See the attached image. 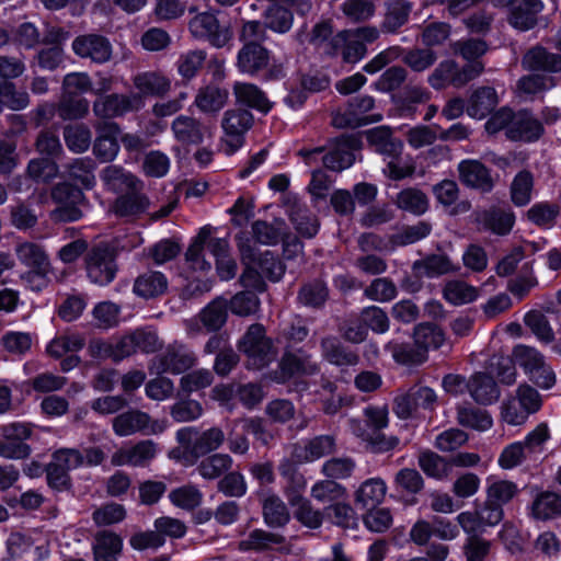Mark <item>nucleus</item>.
<instances>
[{"label":"nucleus","instance_id":"nucleus-1","mask_svg":"<svg viewBox=\"0 0 561 561\" xmlns=\"http://www.w3.org/2000/svg\"><path fill=\"white\" fill-rule=\"evenodd\" d=\"M118 252L107 242L93 245L85 253L84 270L89 280L98 286L111 284L118 272Z\"/></svg>","mask_w":561,"mask_h":561},{"label":"nucleus","instance_id":"nucleus-2","mask_svg":"<svg viewBox=\"0 0 561 561\" xmlns=\"http://www.w3.org/2000/svg\"><path fill=\"white\" fill-rule=\"evenodd\" d=\"M253 122L252 113L244 108H230L224 113L221 144L225 153L232 154L243 146L244 135L252 127Z\"/></svg>","mask_w":561,"mask_h":561},{"label":"nucleus","instance_id":"nucleus-3","mask_svg":"<svg viewBox=\"0 0 561 561\" xmlns=\"http://www.w3.org/2000/svg\"><path fill=\"white\" fill-rule=\"evenodd\" d=\"M176 440L183 447L188 448L194 459H198L217 450L226 440L225 432L213 426L199 432L195 427H184L176 432Z\"/></svg>","mask_w":561,"mask_h":561},{"label":"nucleus","instance_id":"nucleus-4","mask_svg":"<svg viewBox=\"0 0 561 561\" xmlns=\"http://www.w3.org/2000/svg\"><path fill=\"white\" fill-rule=\"evenodd\" d=\"M113 431L117 436H131L136 433L145 435L161 434L165 421L154 420L148 413L134 409L116 415L112 421Z\"/></svg>","mask_w":561,"mask_h":561},{"label":"nucleus","instance_id":"nucleus-5","mask_svg":"<svg viewBox=\"0 0 561 561\" xmlns=\"http://www.w3.org/2000/svg\"><path fill=\"white\" fill-rule=\"evenodd\" d=\"M239 350L247 354L249 363L254 368L268 365L275 357L276 351L272 341L265 336L261 324H252L239 343Z\"/></svg>","mask_w":561,"mask_h":561},{"label":"nucleus","instance_id":"nucleus-6","mask_svg":"<svg viewBox=\"0 0 561 561\" xmlns=\"http://www.w3.org/2000/svg\"><path fill=\"white\" fill-rule=\"evenodd\" d=\"M197 363L195 353L182 343L174 342L152 359V369L157 374L180 375Z\"/></svg>","mask_w":561,"mask_h":561},{"label":"nucleus","instance_id":"nucleus-7","mask_svg":"<svg viewBox=\"0 0 561 561\" xmlns=\"http://www.w3.org/2000/svg\"><path fill=\"white\" fill-rule=\"evenodd\" d=\"M188 30L194 38L206 39L217 48L224 47L232 36L229 26L222 24L213 12H203L193 16L188 23Z\"/></svg>","mask_w":561,"mask_h":561},{"label":"nucleus","instance_id":"nucleus-8","mask_svg":"<svg viewBox=\"0 0 561 561\" xmlns=\"http://www.w3.org/2000/svg\"><path fill=\"white\" fill-rule=\"evenodd\" d=\"M144 106L139 95L112 93L99 96L93 102V114L101 121H111L138 111Z\"/></svg>","mask_w":561,"mask_h":561},{"label":"nucleus","instance_id":"nucleus-9","mask_svg":"<svg viewBox=\"0 0 561 561\" xmlns=\"http://www.w3.org/2000/svg\"><path fill=\"white\" fill-rule=\"evenodd\" d=\"M503 508L486 499L474 511H466L458 514L456 519L463 533H482L486 527L497 525L503 519Z\"/></svg>","mask_w":561,"mask_h":561},{"label":"nucleus","instance_id":"nucleus-10","mask_svg":"<svg viewBox=\"0 0 561 561\" xmlns=\"http://www.w3.org/2000/svg\"><path fill=\"white\" fill-rule=\"evenodd\" d=\"M73 53L90 61L103 65L108 62L113 56V46L110 39L98 33H90L77 36L71 44Z\"/></svg>","mask_w":561,"mask_h":561},{"label":"nucleus","instance_id":"nucleus-11","mask_svg":"<svg viewBox=\"0 0 561 561\" xmlns=\"http://www.w3.org/2000/svg\"><path fill=\"white\" fill-rule=\"evenodd\" d=\"M367 54L366 45H363L351 30L337 32L328 42L324 48V55L331 58L340 57L345 64H357Z\"/></svg>","mask_w":561,"mask_h":561},{"label":"nucleus","instance_id":"nucleus-12","mask_svg":"<svg viewBox=\"0 0 561 561\" xmlns=\"http://www.w3.org/2000/svg\"><path fill=\"white\" fill-rule=\"evenodd\" d=\"M96 138L93 145L94 156L102 162L113 161L119 151L118 136L121 127L113 121H99L93 125Z\"/></svg>","mask_w":561,"mask_h":561},{"label":"nucleus","instance_id":"nucleus-13","mask_svg":"<svg viewBox=\"0 0 561 561\" xmlns=\"http://www.w3.org/2000/svg\"><path fill=\"white\" fill-rule=\"evenodd\" d=\"M319 370L318 364L312 356L299 348L296 352H285L274 373L277 382H285L297 375H313Z\"/></svg>","mask_w":561,"mask_h":561},{"label":"nucleus","instance_id":"nucleus-14","mask_svg":"<svg viewBox=\"0 0 561 561\" xmlns=\"http://www.w3.org/2000/svg\"><path fill=\"white\" fill-rule=\"evenodd\" d=\"M375 107V99L370 95H360L348 101L344 111L332 114V125L336 128H357L366 125L365 115Z\"/></svg>","mask_w":561,"mask_h":561},{"label":"nucleus","instance_id":"nucleus-15","mask_svg":"<svg viewBox=\"0 0 561 561\" xmlns=\"http://www.w3.org/2000/svg\"><path fill=\"white\" fill-rule=\"evenodd\" d=\"M157 453L158 444L151 439H144L133 446L117 449L111 457V463L115 467H145L156 458Z\"/></svg>","mask_w":561,"mask_h":561},{"label":"nucleus","instance_id":"nucleus-16","mask_svg":"<svg viewBox=\"0 0 561 561\" xmlns=\"http://www.w3.org/2000/svg\"><path fill=\"white\" fill-rule=\"evenodd\" d=\"M459 181L467 187L489 193L494 187L491 171L481 161L474 159L462 160L458 164Z\"/></svg>","mask_w":561,"mask_h":561},{"label":"nucleus","instance_id":"nucleus-17","mask_svg":"<svg viewBox=\"0 0 561 561\" xmlns=\"http://www.w3.org/2000/svg\"><path fill=\"white\" fill-rule=\"evenodd\" d=\"M508 23L519 30L528 31L538 23V14L543 10L541 0H507Z\"/></svg>","mask_w":561,"mask_h":561},{"label":"nucleus","instance_id":"nucleus-18","mask_svg":"<svg viewBox=\"0 0 561 561\" xmlns=\"http://www.w3.org/2000/svg\"><path fill=\"white\" fill-rule=\"evenodd\" d=\"M171 130L175 140L183 146H198L206 137H210L209 128L188 115L176 116L171 124Z\"/></svg>","mask_w":561,"mask_h":561},{"label":"nucleus","instance_id":"nucleus-19","mask_svg":"<svg viewBox=\"0 0 561 561\" xmlns=\"http://www.w3.org/2000/svg\"><path fill=\"white\" fill-rule=\"evenodd\" d=\"M474 222L481 230L505 236L512 230L515 224V215L510 208L493 206L489 209L476 211Z\"/></svg>","mask_w":561,"mask_h":561},{"label":"nucleus","instance_id":"nucleus-20","mask_svg":"<svg viewBox=\"0 0 561 561\" xmlns=\"http://www.w3.org/2000/svg\"><path fill=\"white\" fill-rule=\"evenodd\" d=\"M542 123L529 111L515 112L513 124L507 130V138L512 141L534 142L543 135Z\"/></svg>","mask_w":561,"mask_h":561},{"label":"nucleus","instance_id":"nucleus-21","mask_svg":"<svg viewBox=\"0 0 561 561\" xmlns=\"http://www.w3.org/2000/svg\"><path fill=\"white\" fill-rule=\"evenodd\" d=\"M133 84L144 102L146 96L162 98L171 91V80L160 70L138 72L133 77Z\"/></svg>","mask_w":561,"mask_h":561},{"label":"nucleus","instance_id":"nucleus-22","mask_svg":"<svg viewBox=\"0 0 561 561\" xmlns=\"http://www.w3.org/2000/svg\"><path fill=\"white\" fill-rule=\"evenodd\" d=\"M270 65V51L260 43L243 44L237 56L240 72L256 76Z\"/></svg>","mask_w":561,"mask_h":561},{"label":"nucleus","instance_id":"nucleus-23","mask_svg":"<svg viewBox=\"0 0 561 561\" xmlns=\"http://www.w3.org/2000/svg\"><path fill=\"white\" fill-rule=\"evenodd\" d=\"M142 190H129L119 195L111 206V210L122 218L136 219L140 217L150 207V199L142 193Z\"/></svg>","mask_w":561,"mask_h":561},{"label":"nucleus","instance_id":"nucleus-24","mask_svg":"<svg viewBox=\"0 0 561 561\" xmlns=\"http://www.w3.org/2000/svg\"><path fill=\"white\" fill-rule=\"evenodd\" d=\"M355 139L352 137H340L328 152L321 157L323 165L334 172H342L348 169L355 161L353 152Z\"/></svg>","mask_w":561,"mask_h":561},{"label":"nucleus","instance_id":"nucleus-25","mask_svg":"<svg viewBox=\"0 0 561 561\" xmlns=\"http://www.w3.org/2000/svg\"><path fill=\"white\" fill-rule=\"evenodd\" d=\"M522 66L530 71H543L548 73L561 72V54L549 51L537 45L526 51L522 59Z\"/></svg>","mask_w":561,"mask_h":561},{"label":"nucleus","instance_id":"nucleus-26","mask_svg":"<svg viewBox=\"0 0 561 561\" xmlns=\"http://www.w3.org/2000/svg\"><path fill=\"white\" fill-rule=\"evenodd\" d=\"M320 348L322 357L335 366H355L359 363L356 352L350 350L334 335L321 339Z\"/></svg>","mask_w":561,"mask_h":561},{"label":"nucleus","instance_id":"nucleus-27","mask_svg":"<svg viewBox=\"0 0 561 561\" xmlns=\"http://www.w3.org/2000/svg\"><path fill=\"white\" fill-rule=\"evenodd\" d=\"M369 147L386 157H398L402 153L403 144L393 137L388 126H378L365 133Z\"/></svg>","mask_w":561,"mask_h":561},{"label":"nucleus","instance_id":"nucleus-28","mask_svg":"<svg viewBox=\"0 0 561 561\" xmlns=\"http://www.w3.org/2000/svg\"><path fill=\"white\" fill-rule=\"evenodd\" d=\"M100 178L107 190L115 193L144 188V182L140 179L117 164L105 167Z\"/></svg>","mask_w":561,"mask_h":561},{"label":"nucleus","instance_id":"nucleus-29","mask_svg":"<svg viewBox=\"0 0 561 561\" xmlns=\"http://www.w3.org/2000/svg\"><path fill=\"white\" fill-rule=\"evenodd\" d=\"M412 9L413 4L408 0H390L386 2L380 31L385 34L398 33L408 23Z\"/></svg>","mask_w":561,"mask_h":561},{"label":"nucleus","instance_id":"nucleus-30","mask_svg":"<svg viewBox=\"0 0 561 561\" xmlns=\"http://www.w3.org/2000/svg\"><path fill=\"white\" fill-rule=\"evenodd\" d=\"M93 561H118L123 551V539L111 530L98 531L92 542Z\"/></svg>","mask_w":561,"mask_h":561},{"label":"nucleus","instance_id":"nucleus-31","mask_svg":"<svg viewBox=\"0 0 561 561\" xmlns=\"http://www.w3.org/2000/svg\"><path fill=\"white\" fill-rule=\"evenodd\" d=\"M286 213L301 237L310 239L318 233L319 220L305 204L297 201L288 203Z\"/></svg>","mask_w":561,"mask_h":561},{"label":"nucleus","instance_id":"nucleus-32","mask_svg":"<svg viewBox=\"0 0 561 561\" xmlns=\"http://www.w3.org/2000/svg\"><path fill=\"white\" fill-rule=\"evenodd\" d=\"M469 393L471 398L482 405L496 402L500 389L492 376L485 373H476L469 379Z\"/></svg>","mask_w":561,"mask_h":561},{"label":"nucleus","instance_id":"nucleus-33","mask_svg":"<svg viewBox=\"0 0 561 561\" xmlns=\"http://www.w3.org/2000/svg\"><path fill=\"white\" fill-rule=\"evenodd\" d=\"M412 270L417 276L433 278L454 273L458 267L447 254H428L421 260H416Z\"/></svg>","mask_w":561,"mask_h":561},{"label":"nucleus","instance_id":"nucleus-34","mask_svg":"<svg viewBox=\"0 0 561 561\" xmlns=\"http://www.w3.org/2000/svg\"><path fill=\"white\" fill-rule=\"evenodd\" d=\"M228 98L227 89L209 84L197 91L194 104L202 113L216 114L225 107Z\"/></svg>","mask_w":561,"mask_h":561},{"label":"nucleus","instance_id":"nucleus-35","mask_svg":"<svg viewBox=\"0 0 561 561\" xmlns=\"http://www.w3.org/2000/svg\"><path fill=\"white\" fill-rule=\"evenodd\" d=\"M262 515L265 524L272 528L285 527L290 520L287 505L275 493H270L262 500Z\"/></svg>","mask_w":561,"mask_h":561},{"label":"nucleus","instance_id":"nucleus-36","mask_svg":"<svg viewBox=\"0 0 561 561\" xmlns=\"http://www.w3.org/2000/svg\"><path fill=\"white\" fill-rule=\"evenodd\" d=\"M499 103L496 91L491 87H480L472 92L467 105V113L473 118H484Z\"/></svg>","mask_w":561,"mask_h":561},{"label":"nucleus","instance_id":"nucleus-37","mask_svg":"<svg viewBox=\"0 0 561 561\" xmlns=\"http://www.w3.org/2000/svg\"><path fill=\"white\" fill-rule=\"evenodd\" d=\"M228 318V302L222 297H217L210 301L198 313V320L207 332L220 330Z\"/></svg>","mask_w":561,"mask_h":561},{"label":"nucleus","instance_id":"nucleus-38","mask_svg":"<svg viewBox=\"0 0 561 561\" xmlns=\"http://www.w3.org/2000/svg\"><path fill=\"white\" fill-rule=\"evenodd\" d=\"M396 206L414 216H422L430 208L428 196L417 187H407L400 191L394 199Z\"/></svg>","mask_w":561,"mask_h":561},{"label":"nucleus","instance_id":"nucleus-39","mask_svg":"<svg viewBox=\"0 0 561 561\" xmlns=\"http://www.w3.org/2000/svg\"><path fill=\"white\" fill-rule=\"evenodd\" d=\"M387 492V485L380 478L364 481L355 492V502L363 508L370 510L379 505Z\"/></svg>","mask_w":561,"mask_h":561},{"label":"nucleus","instance_id":"nucleus-40","mask_svg":"<svg viewBox=\"0 0 561 561\" xmlns=\"http://www.w3.org/2000/svg\"><path fill=\"white\" fill-rule=\"evenodd\" d=\"M167 287L168 280L162 273L148 271L135 279L133 290L137 296L149 299L162 295Z\"/></svg>","mask_w":561,"mask_h":561},{"label":"nucleus","instance_id":"nucleus-41","mask_svg":"<svg viewBox=\"0 0 561 561\" xmlns=\"http://www.w3.org/2000/svg\"><path fill=\"white\" fill-rule=\"evenodd\" d=\"M233 93L237 102L240 104L264 113L271 110V103L264 92L253 83L236 82Z\"/></svg>","mask_w":561,"mask_h":561},{"label":"nucleus","instance_id":"nucleus-42","mask_svg":"<svg viewBox=\"0 0 561 561\" xmlns=\"http://www.w3.org/2000/svg\"><path fill=\"white\" fill-rule=\"evenodd\" d=\"M15 254L19 261L30 271L51 267L44 248L33 242H23L16 245Z\"/></svg>","mask_w":561,"mask_h":561},{"label":"nucleus","instance_id":"nucleus-43","mask_svg":"<svg viewBox=\"0 0 561 561\" xmlns=\"http://www.w3.org/2000/svg\"><path fill=\"white\" fill-rule=\"evenodd\" d=\"M432 230V224L426 220L405 225L390 237V243L394 247H407L427 238Z\"/></svg>","mask_w":561,"mask_h":561},{"label":"nucleus","instance_id":"nucleus-44","mask_svg":"<svg viewBox=\"0 0 561 561\" xmlns=\"http://www.w3.org/2000/svg\"><path fill=\"white\" fill-rule=\"evenodd\" d=\"M438 55L434 49L412 47L404 51L403 65L414 73H423L430 70L437 61Z\"/></svg>","mask_w":561,"mask_h":561},{"label":"nucleus","instance_id":"nucleus-45","mask_svg":"<svg viewBox=\"0 0 561 561\" xmlns=\"http://www.w3.org/2000/svg\"><path fill=\"white\" fill-rule=\"evenodd\" d=\"M285 542V537L280 534L271 533L264 529H254L248 537L240 541L241 550L265 551L280 546Z\"/></svg>","mask_w":561,"mask_h":561},{"label":"nucleus","instance_id":"nucleus-46","mask_svg":"<svg viewBox=\"0 0 561 561\" xmlns=\"http://www.w3.org/2000/svg\"><path fill=\"white\" fill-rule=\"evenodd\" d=\"M294 510L295 519L306 528L319 529L325 518L324 508H316L308 499H300L290 503Z\"/></svg>","mask_w":561,"mask_h":561},{"label":"nucleus","instance_id":"nucleus-47","mask_svg":"<svg viewBox=\"0 0 561 561\" xmlns=\"http://www.w3.org/2000/svg\"><path fill=\"white\" fill-rule=\"evenodd\" d=\"M89 112L87 99L73 93L62 92L57 105V114L64 121H72L84 117Z\"/></svg>","mask_w":561,"mask_h":561},{"label":"nucleus","instance_id":"nucleus-48","mask_svg":"<svg viewBox=\"0 0 561 561\" xmlns=\"http://www.w3.org/2000/svg\"><path fill=\"white\" fill-rule=\"evenodd\" d=\"M386 350L389 351L393 359L401 365H421L427 359L424 350L420 348L415 343L389 342L386 345Z\"/></svg>","mask_w":561,"mask_h":561},{"label":"nucleus","instance_id":"nucleus-49","mask_svg":"<svg viewBox=\"0 0 561 561\" xmlns=\"http://www.w3.org/2000/svg\"><path fill=\"white\" fill-rule=\"evenodd\" d=\"M233 459L228 454H213L197 466L198 473L206 480H215L232 468Z\"/></svg>","mask_w":561,"mask_h":561},{"label":"nucleus","instance_id":"nucleus-50","mask_svg":"<svg viewBox=\"0 0 561 561\" xmlns=\"http://www.w3.org/2000/svg\"><path fill=\"white\" fill-rule=\"evenodd\" d=\"M443 296L449 304L460 306L474 301L479 296V290L463 280L454 279L445 284Z\"/></svg>","mask_w":561,"mask_h":561},{"label":"nucleus","instance_id":"nucleus-51","mask_svg":"<svg viewBox=\"0 0 561 561\" xmlns=\"http://www.w3.org/2000/svg\"><path fill=\"white\" fill-rule=\"evenodd\" d=\"M413 337L415 344L424 350V353L427 355L430 348H438L445 342V333L444 331L428 322L420 323L414 328Z\"/></svg>","mask_w":561,"mask_h":561},{"label":"nucleus","instance_id":"nucleus-52","mask_svg":"<svg viewBox=\"0 0 561 561\" xmlns=\"http://www.w3.org/2000/svg\"><path fill=\"white\" fill-rule=\"evenodd\" d=\"M457 62L453 59L440 61L427 77V83L434 90H443L451 85L458 88L456 83Z\"/></svg>","mask_w":561,"mask_h":561},{"label":"nucleus","instance_id":"nucleus-53","mask_svg":"<svg viewBox=\"0 0 561 561\" xmlns=\"http://www.w3.org/2000/svg\"><path fill=\"white\" fill-rule=\"evenodd\" d=\"M534 176L527 171L518 172L512 181L510 193L513 204L517 207L526 206L531 201Z\"/></svg>","mask_w":561,"mask_h":561},{"label":"nucleus","instance_id":"nucleus-54","mask_svg":"<svg viewBox=\"0 0 561 561\" xmlns=\"http://www.w3.org/2000/svg\"><path fill=\"white\" fill-rule=\"evenodd\" d=\"M325 518L333 525L344 528L354 529L357 527V516L353 507L344 502L339 501L324 507Z\"/></svg>","mask_w":561,"mask_h":561},{"label":"nucleus","instance_id":"nucleus-55","mask_svg":"<svg viewBox=\"0 0 561 561\" xmlns=\"http://www.w3.org/2000/svg\"><path fill=\"white\" fill-rule=\"evenodd\" d=\"M264 25L276 32L286 33L290 30L294 21L291 11L288 9L273 3L266 8L263 13Z\"/></svg>","mask_w":561,"mask_h":561},{"label":"nucleus","instance_id":"nucleus-56","mask_svg":"<svg viewBox=\"0 0 561 561\" xmlns=\"http://www.w3.org/2000/svg\"><path fill=\"white\" fill-rule=\"evenodd\" d=\"M431 99V92L420 84H407L397 95L396 102L402 111L413 113L415 106L425 104Z\"/></svg>","mask_w":561,"mask_h":561},{"label":"nucleus","instance_id":"nucleus-57","mask_svg":"<svg viewBox=\"0 0 561 561\" xmlns=\"http://www.w3.org/2000/svg\"><path fill=\"white\" fill-rule=\"evenodd\" d=\"M485 493L488 500L503 508L518 493V488L512 481L489 478Z\"/></svg>","mask_w":561,"mask_h":561},{"label":"nucleus","instance_id":"nucleus-58","mask_svg":"<svg viewBox=\"0 0 561 561\" xmlns=\"http://www.w3.org/2000/svg\"><path fill=\"white\" fill-rule=\"evenodd\" d=\"M84 346V339L78 333H65L56 336L47 345V353L54 358H60L64 355L78 352Z\"/></svg>","mask_w":561,"mask_h":561},{"label":"nucleus","instance_id":"nucleus-59","mask_svg":"<svg viewBox=\"0 0 561 561\" xmlns=\"http://www.w3.org/2000/svg\"><path fill=\"white\" fill-rule=\"evenodd\" d=\"M462 547L466 561H485L491 551V541L481 536V531L465 533Z\"/></svg>","mask_w":561,"mask_h":561},{"label":"nucleus","instance_id":"nucleus-60","mask_svg":"<svg viewBox=\"0 0 561 561\" xmlns=\"http://www.w3.org/2000/svg\"><path fill=\"white\" fill-rule=\"evenodd\" d=\"M533 514L538 519H550L561 514V497L553 492H543L533 503Z\"/></svg>","mask_w":561,"mask_h":561},{"label":"nucleus","instance_id":"nucleus-61","mask_svg":"<svg viewBox=\"0 0 561 561\" xmlns=\"http://www.w3.org/2000/svg\"><path fill=\"white\" fill-rule=\"evenodd\" d=\"M329 297V289L327 285L320 280L314 279L302 285L298 293V300L308 307L320 308L324 305Z\"/></svg>","mask_w":561,"mask_h":561},{"label":"nucleus","instance_id":"nucleus-62","mask_svg":"<svg viewBox=\"0 0 561 561\" xmlns=\"http://www.w3.org/2000/svg\"><path fill=\"white\" fill-rule=\"evenodd\" d=\"M311 496L320 503H336L346 497V489L335 480H321L311 488Z\"/></svg>","mask_w":561,"mask_h":561},{"label":"nucleus","instance_id":"nucleus-63","mask_svg":"<svg viewBox=\"0 0 561 561\" xmlns=\"http://www.w3.org/2000/svg\"><path fill=\"white\" fill-rule=\"evenodd\" d=\"M214 381L213 373L206 368L192 370L180 378L179 393L191 394L209 387Z\"/></svg>","mask_w":561,"mask_h":561},{"label":"nucleus","instance_id":"nucleus-64","mask_svg":"<svg viewBox=\"0 0 561 561\" xmlns=\"http://www.w3.org/2000/svg\"><path fill=\"white\" fill-rule=\"evenodd\" d=\"M512 356L526 375L534 373L545 362V356L538 350L524 344L516 345Z\"/></svg>","mask_w":561,"mask_h":561}]
</instances>
